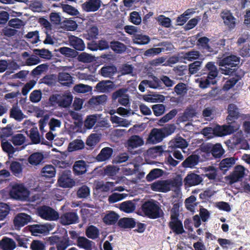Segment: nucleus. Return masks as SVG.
I'll list each match as a JSON object with an SVG mask.
<instances>
[{
    "label": "nucleus",
    "mask_w": 250,
    "mask_h": 250,
    "mask_svg": "<svg viewBox=\"0 0 250 250\" xmlns=\"http://www.w3.org/2000/svg\"><path fill=\"white\" fill-rule=\"evenodd\" d=\"M240 62V58L236 55H230L224 57L219 62V65L228 66L230 67H236Z\"/></svg>",
    "instance_id": "nucleus-12"
},
{
    "label": "nucleus",
    "mask_w": 250,
    "mask_h": 250,
    "mask_svg": "<svg viewBox=\"0 0 250 250\" xmlns=\"http://www.w3.org/2000/svg\"><path fill=\"white\" fill-rule=\"evenodd\" d=\"M70 45L77 50L83 51L85 48L83 41L80 38L74 36L69 37Z\"/></svg>",
    "instance_id": "nucleus-27"
},
{
    "label": "nucleus",
    "mask_w": 250,
    "mask_h": 250,
    "mask_svg": "<svg viewBox=\"0 0 250 250\" xmlns=\"http://www.w3.org/2000/svg\"><path fill=\"white\" fill-rule=\"evenodd\" d=\"M75 92L79 93H85L92 90V87L83 84H76L74 87Z\"/></svg>",
    "instance_id": "nucleus-61"
},
{
    "label": "nucleus",
    "mask_w": 250,
    "mask_h": 250,
    "mask_svg": "<svg viewBox=\"0 0 250 250\" xmlns=\"http://www.w3.org/2000/svg\"><path fill=\"white\" fill-rule=\"evenodd\" d=\"M61 26L67 31H74L77 28V24L73 20H65L62 22Z\"/></svg>",
    "instance_id": "nucleus-45"
},
{
    "label": "nucleus",
    "mask_w": 250,
    "mask_h": 250,
    "mask_svg": "<svg viewBox=\"0 0 250 250\" xmlns=\"http://www.w3.org/2000/svg\"><path fill=\"white\" fill-rule=\"evenodd\" d=\"M196 198L194 195H191L185 200V204L186 208L191 211L194 212L195 207L197 205V204L195 203Z\"/></svg>",
    "instance_id": "nucleus-44"
},
{
    "label": "nucleus",
    "mask_w": 250,
    "mask_h": 250,
    "mask_svg": "<svg viewBox=\"0 0 250 250\" xmlns=\"http://www.w3.org/2000/svg\"><path fill=\"white\" fill-rule=\"evenodd\" d=\"M151 188L153 191L162 192H167L170 190L168 180L155 182L151 184Z\"/></svg>",
    "instance_id": "nucleus-16"
},
{
    "label": "nucleus",
    "mask_w": 250,
    "mask_h": 250,
    "mask_svg": "<svg viewBox=\"0 0 250 250\" xmlns=\"http://www.w3.org/2000/svg\"><path fill=\"white\" fill-rule=\"evenodd\" d=\"M120 208L126 213H131L135 210V205L132 201H127L122 203Z\"/></svg>",
    "instance_id": "nucleus-41"
},
{
    "label": "nucleus",
    "mask_w": 250,
    "mask_h": 250,
    "mask_svg": "<svg viewBox=\"0 0 250 250\" xmlns=\"http://www.w3.org/2000/svg\"><path fill=\"white\" fill-rule=\"evenodd\" d=\"M59 51L61 54L67 57H75L77 55V51L67 47H62L59 48Z\"/></svg>",
    "instance_id": "nucleus-59"
},
{
    "label": "nucleus",
    "mask_w": 250,
    "mask_h": 250,
    "mask_svg": "<svg viewBox=\"0 0 250 250\" xmlns=\"http://www.w3.org/2000/svg\"><path fill=\"white\" fill-rule=\"evenodd\" d=\"M168 183L170 189L174 188L175 190H179L183 184L182 178L181 176L178 175L172 180H168Z\"/></svg>",
    "instance_id": "nucleus-49"
},
{
    "label": "nucleus",
    "mask_w": 250,
    "mask_h": 250,
    "mask_svg": "<svg viewBox=\"0 0 250 250\" xmlns=\"http://www.w3.org/2000/svg\"><path fill=\"white\" fill-rule=\"evenodd\" d=\"M116 72L117 68L114 65L104 66L100 70L101 75L108 78H112Z\"/></svg>",
    "instance_id": "nucleus-31"
},
{
    "label": "nucleus",
    "mask_w": 250,
    "mask_h": 250,
    "mask_svg": "<svg viewBox=\"0 0 250 250\" xmlns=\"http://www.w3.org/2000/svg\"><path fill=\"white\" fill-rule=\"evenodd\" d=\"M79 217L77 213L67 212L61 215L60 222L63 225H68L78 222Z\"/></svg>",
    "instance_id": "nucleus-11"
},
{
    "label": "nucleus",
    "mask_w": 250,
    "mask_h": 250,
    "mask_svg": "<svg viewBox=\"0 0 250 250\" xmlns=\"http://www.w3.org/2000/svg\"><path fill=\"white\" fill-rule=\"evenodd\" d=\"M38 213L42 218L46 220L55 221L59 218V214L54 209L47 206L38 208Z\"/></svg>",
    "instance_id": "nucleus-6"
},
{
    "label": "nucleus",
    "mask_w": 250,
    "mask_h": 250,
    "mask_svg": "<svg viewBox=\"0 0 250 250\" xmlns=\"http://www.w3.org/2000/svg\"><path fill=\"white\" fill-rule=\"evenodd\" d=\"M113 83L110 80L102 81L95 86V90L102 93L108 92L113 88Z\"/></svg>",
    "instance_id": "nucleus-22"
},
{
    "label": "nucleus",
    "mask_w": 250,
    "mask_h": 250,
    "mask_svg": "<svg viewBox=\"0 0 250 250\" xmlns=\"http://www.w3.org/2000/svg\"><path fill=\"white\" fill-rule=\"evenodd\" d=\"M63 11L72 16H77L79 11L75 7L69 4H61Z\"/></svg>",
    "instance_id": "nucleus-62"
},
{
    "label": "nucleus",
    "mask_w": 250,
    "mask_h": 250,
    "mask_svg": "<svg viewBox=\"0 0 250 250\" xmlns=\"http://www.w3.org/2000/svg\"><path fill=\"white\" fill-rule=\"evenodd\" d=\"M111 49L117 53H122L125 52L126 49V46L118 41H112L110 43Z\"/></svg>",
    "instance_id": "nucleus-35"
},
{
    "label": "nucleus",
    "mask_w": 250,
    "mask_h": 250,
    "mask_svg": "<svg viewBox=\"0 0 250 250\" xmlns=\"http://www.w3.org/2000/svg\"><path fill=\"white\" fill-rule=\"evenodd\" d=\"M31 219L30 215L25 213H19L15 217L14 224L15 227L21 228L30 222Z\"/></svg>",
    "instance_id": "nucleus-13"
},
{
    "label": "nucleus",
    "mask_w": 250,
    "mask_h": 250,
    "mask_svg": "<svg viewBox=\"0 0 250 250\" xmlns=\"http://www.w3.org/2000/svg\"><path fill=\"white\" fill-rule=\"evenodd\" d=\"M42 173L44 177L52 178L55 175L56 169L52 165H46L42 169Z\"/></svg>",
    "instance_id": "nucleus-43"
},
{
    "label": "nucleus",
    "mask_w": 250,
    "mask_h": 250,
    "mask_svg": "<svg viewBox=\"0 0 250 250\" xmlns=\"http://www.w3.org/2000/svg\"><path fill=\"white\" fill-rule=\"evenodd\" d=\"M234 131L233 126L229 125H218L213 129L214 134L219 137L230 135L233 133Z\"/></svg>",
    "instance_id": "nucleus-14"
},
{
    "label": "nucleus",
    "mask_w": 250,
    "mask_h": 250,
    "mask_svg": "<svg viewBox=\"0 0 250 250\" xmlns=\"http://www.w3.org/2000/svg\"><path fill=\"white\" fill-rule=\"evenodd\" d=\"M163 170L159 168H155L151 170L146 175V179L148 182H151L159 177L162 175Z\"/></svg>",
    "instance_id": "nucleus-52"
},
{
    "label": "nucleus",
    "mask_w": 250,
    "mask_h": 250,
    "mask_svg": "<svg viewBox=\"0 0 250 250\" xmlns=\"http://www.w3.org/2000/svg\"><path fill=\"white\" fill-rule=\"evenodd\" d=\"M199 157L197 155H191L187 158L182 163L184 167L192 168L198 164Z\"/></svg>",
    "instance_id": "nucleus-30"
},
{
    "label": "nucleus",
    "mask_w": 250,
    "mask_h": 250,
    "mask_svg": "<svg viewBox=\"0 0 250 250\" xmlns=\"http://www.w3.org/2000/svg\"><path fill=\"white\" fill-rule=\"evenodd\" d=\"M1 146L3 151L7 153L9 156L14 154L17 149L7 141L2 140L1 142Z\"/></svg>",
    "instance_id": "nucleus-46"
},
{
    "label": "nucleus",
    "mask_w": 250,
    "mask_h": 250,
    "mask_svg": "<svg viewBox=\"0 0 250 250\" xmlns=\"http://www.w3.org/2000/svg\"><path fill=\"white\" fill-rule=\"evenodd\" d=\"M236 159L234 157L226 158L223 159L219 163V168L224 174L235 164Z\"/></svg>",
    "instance_id": "nucleus-17"
},
{
    "label": "nucleus",
    "mask_w": 250,
    "mask_h": 250,
    "mask_svg": "<svg viewBox=\"0 0 250 250\" xmlns=\"http://www.w3.org/2000/svg\"><path fill=\"white\" fill-rule=\"evenodd\" d=\"M203 149L204 151L211 152L212 157L215 158H221L225 153L224 149L219 143H207L205 144V146Z\"/></svg>",
    "instance_id": "nucleus-8"
},
{
    "label": "nucleus",
    "mask_w": 250,
    "mask_h": 250,
    "mask_svg": "<svg viewBox=\"0 0 250 250\" xmlns=\"http://www.w3.org/2000/svg\"><path fill=\"white\" fill-rule=\"evenodd\" d=\"M227 110L228 115L227 120L228 121H230L231 123H232L240 117L239 109L236 105L234 104H229Z\"/></svg>",
    "instance_id": "nucleus-15"
},
{
    "label": "nucleus",
    "mask_w": 250,
    "mask_h": 250,
    "mask_svg": "<svg viewBox=\"0 0 250 250\" xmlns=\"http://www.w3.org/2000/svg\"><path fill=\"white\" fill-rule=\"evenodd\" d=\"M118 225L124 229H131L135 227L136 222L133 218L125 217L118 221Z\"/></svg>",
    "instance_id": "nucleus-29"
},
{
    "label": "nucleus",
    "mask_w": 250,
    "mask_h": 250,
    "mask_svg": "<svg viewBox=\"0 0 250 250\" xmlns=\"http://www.w3.org/2000/svg\"><path fill=\"white\" fill-rule=\"evenodd\" d=\"M25 139L23 134L18 133L12 137L11 141L15 146H21L24 143Z\"/></svg>",
    "instance_id": "nucleus-58"
},
{
    "label": "nucleus",
    "mask_w": 250,
    "mask_h": 250,
    "mask_svg": "<svg viewBox=\"0 0 250 250\" xmlns=\"http://www.w3.org/2000/svg\"><path fill=\"white\" fill-rule=\"evenodd\" d=\"M171 145L174 148H185L188 146V144L186 140L180 137L176 138Z\"/></svg>",
    "instance_id": "nucleus-63"
},
{
    "label": "nucleus",
    "mask_w": 250,
    "mask_h": 250,
    "mask_svg": "<svg viewBox=\"0 0 250 250\" xmlns=\"http://www.w3.org/2000/svg\"><path fill=\"white\" fill-rule=\"evenodd\" d=\"M101 0H88L83 4V9L86 12H95L101 6Z\"/></svg>",
    "instance_id": "nucleus-19"
},
{
    "label": "nucleus",
    "mask_w": 250,
    "mask_h": 250,
    "mask_svg": "<svg viewBox=\"0 0 250 250\" xmlns=\"http://www.w3.org/2000/svg\"><path fill=\"white\" fill-rule=\"evenodd\" d=\"M119 218L118 214L113 211L106 214L103 218L104 222L108 225H114L117 223Z\"/></svg>",
    "instance_id": "nucleus-34"
},
{
    "label": "nucleus",
    "mask_w": 250,
    "mask_h": 250,
    "mask_svg": "<svg viewBox=\"0 0 250 250\" xmlns=\"http://www.w3.org/2000/svg\"><path fill=\"white\" fill-rule=\"evenodd\" d=\"M128 146L135 148L143 146L144 144L143 139L138 135H132L127 140Z\"/></svg>",
    "instance_id": "nucleus-25"
},
{
    "label": "nucleus",
    "mask_w": 250,
    "mask_h": 250,
    "mask_svg": "<svg viewBox=\"0 0 250 250\" xmlns=\"http://www.w3.org/2000/svg\"><path fill=\"white\" fill-rule=\"evenodd\" d=\"M100 138L99 135L96 133H93L90 135L86 141V144L93 148L100 141Z\"/></svg>",
    "instance_id": "nucleus-54"
},
{
    "label": "nucleus",
    "mask_w": 250,
    "mask_h": 250,
    "mask_svg": "<svg viewBox=\"0 0 250 250\" xmlns=\"http://www.w3.org/2000/svg\"><path fill=\"white\" fill-rule=\"evenodd\" d=\"M176 129L173 124H169L162 128H153L147 138L149 143L155 144L161 142L164 138L173 133Z\"/></svg>",
    "instance_id": "nucleus-3"
},
{
    "label": "nucleus",
    "mask_w": 250,
    "mask_h": 250,
    "mask_svg": "<svg viewBox=\"0 0 250 250\" xmlns=\"http://www.w3.org/2000/svg\"><path fill=\"white\" fill-rule=\"evenodd\" d=\"M70 170H64L62 172L58 183L61 187L63 188H72L75 185V181L71 178Z\"/></svg>",
    "instance_id": "nucleus-9"
},
{
    "label": "nucleus",
    "mask_w": 250,
    "mask_h": 250,
    "mask_svg": "<svg viewBox=\"0 0 250 250\" xmlns=\"http://www.w3.org/2000/svg\"><path fill=\"white\" fill-rule=\"evenodd\" d=\"M45 244L50 246L49 250H66L68 247L73 245V242L70 240L65 231L62 236L53 235L46 237L45 242L34 240L30 248L31 250H45Z\"/></svg>",
    "instance_id": "nucleus-1"
},
{
    "label": "nucleus",
    "mask_w": 250,
    "mask_h": 250,
    "mask_svg": "<svg viewBox=\"0 0 250 250\" xmlns=\"http://www.w3.org/2000/svg\"><path fill=\"white\" fill-rule=\"evenodd\" d=\"M43 155L41 152H35L28 158V162L32 165L37 166L40 164L43 159Z\"/></svg>",
    "instance_id": "nucleus-36"
},
{
    "label": "nucleus",
    "mask_w": 250,
    "mask_h": 250,
    "mask_svg": "<svg viewBox=\"0 0 250 250\" xmlns=\"http://www.w3.org/2000/svg\"><path fill=\"white\" fill-rule=\"evenodd\" d=\"M10 197L20 201H25L29 196V192L27 188L22 184L13 185L9 192Z\"/></svg>",
    "instance_id": "nucleus-5"
},
{
    "label": "nucleus",
    "mask_w": 250,
    "mask_h": 250,
    "mask_svg": "<svg viewBox=\"0 0 250 250\" xmlns=\"http://www.w3.org/2000/svg\"><path fill=\"white\" fill-rule=\"evenodd\" d=\"M204 171L205 173L204 176L207 177L209 180H215L216 178L217 173L216 168L212 166H209L204 167Z\"/></svg>",
    "instance_id": "nucleus-38"
},
{
    "label": "nucleus",
    "mask_w": 250,
    "mask_h": 250,
    "mask_svg": "<svg viewBox=\"0 0 250 250\" xmlns=\"http://www.w3.org/2000/svg\"><path fill=\"white\" fill-rule=\"evenodd\" d=\"M85 234L88 238L95 239L99 236V230L96 227L91 225L86 229Z\"/></svg>",
    "instance_id": "nucleus-40"
},
{
    "label": "nucleus",
    "mask_w": 250,
    "mask_h": 250,
    "mask_svg": "<svg viewBox=\"0 0 250 250\" xmlns=\"http://www.w3.org/2000/svg\"><path fill=\"white\" fill-rule=\"evenodd\" d=\"M10 210V206L4 203H0V221L4 220Z\"/></svg>",
    "instance_id": "nucleus-57"
},
{
    "label": "nucleus",
    "mask_w": 250,
    "mask_h": 250,
    "mask_svg": "<svg viewBox=\"0 0 250 250\" xmlns=\"http://www.w3.org/2000/svg\"><path fill=\"white\" fill-rule=\"evenodd\" d=\"M73 169L75 175H82L86 172V164L83 160L76 161L74 164Z\"/></svg>",
    "instance_id": "nucleus-26"
},
{
    "label": "nucleus",
    "mask_w": 250,
    "mask_h": 250,
    "mask_svg": "<svg viewBox=\"0 0 250 250\" xmlns=\"http://www.w3.org/2000/svg\"><path fill=\"white\" fill-rule=\"evenodd\" d=\"M113 149L111 147H105L102 149L96 158L99 162H104L109 159L112 155Z\"/></svg>",
    "instance_id": "nucleus-24"
},
{
    "label": "nucleus",
    "mask_w": 250,
    "mask_h": 250,
    "mask_svg": "<svg viewBox=\"0 0 250 250\" xmlns=\"http://www.w3.org/2000/svg\"><path fill=\"white\" fill-rule=\"evenodd\" d=\"M92 241L87 239L84 237H78L77 239V245L80 248H83L86 250H92Z\"/></svg>",
    "instance_id": "nucleus-32"
},
{
    "label": "nucleus",
    "mask_w": 250,
    "mask_h": 250,
    "mask_svg": "<svg viewBox=\"0 0 250 250\" xmlns=\"http://www.w3.org/2000/svg\"><path fill=\"white\" fill-rule=\"evenodd\" d=\"M89 194L90 189L85 185L81 187L77 192V197L79 198H86Z\"/></svg>",
    "instance_id": "nucleus-60"
},
{
    "label": "nucleus",
    "mask_w": 250,
    "mask_h": 250,
    "mask_svg": "<svg viewBox=\"0 0 250 250\" xmlns=\"http://www.w3.org/2000/svg\"><path fill=\"white\" fill-rule=\"evenodd\" d=\"M10 117L21 121L24 118V114L18 106L13 105L10 110Z\"/></svg>",
    "instance_id": "nucleus-33"
},
{
    "label": "nucleus",
    "mask_w": 250,
    "mask_h": 250,
    "mask_svg": "<svg viewBox=\"0 0 250 250\" xmlns=\"http://www.w3.org/2000/svg\"><path fill=\"white\" fill-rule=\"evenodd\" d=\"M84 147V142L80 139H76L70 143L68 147L69 151L82 149Z\"/></svg>",
    "instance_id": "nucleus-39"
},
{
    "label": "nucleus",
    "mask_w": 250,
    "mask_h": 250,
    "mask_svg": "<svg viewBox=\"0 0 250 250\" xmlns=\"http://www.w3.org/2000/svg\"><path fill=\"white\" fill-rule=\"evenodd\" d=\"M151 108L154 114L156 116H160L163 115L165 111V106L163 104H157L153 105Z\"/></svg>",
    "instance_id": "nucleus-64"
},
{
    "label": "nucleus",
    "mask_w": 250,
    "mask_h": 250,
    "mask_svg": "<svg viewBox=\"0 0 250 250\" xmlns=\"http://www.w3.org/2000/svg\"><path fill=\"white\" fill-rule=\"evenodd\" d=\"M59 82L63 86H70L73 83V78L68 73L60 72L58 75Z\"/></svg>",
    "instance_id": "nucleus-28"
},
{
    "label": "nucleus",
    "mask_w": 250,
    "mask_h": 250,
    "mask_svg": "<svg viewBox=\"0 0 250 250\" xmlns=\"http://www.w3.org/2000/svg\"><path fill=\"white\" fill-rule=\"evenodd\" d=\"M73 97L70 94L60 96L59 105L62 107H68L72 103Z\"/></svg>",
    "instance_id": "nucleus-37"
},
{
    "label": "nucleus",
    "mask_w": 250,
    "mask_h": 250,
    "mask_svg": "<svg viewBox=\"0 0 250 250\" xmlns=\"http://www.w3.org/2000/svg\"><path fill=\"white\" fill-rule=\"evenodd\" d=\"M133 42L137 44H146L150 42V38L147 35L137 34L134 36Z\"/></svg>",
    "instance_id": "nucleus-50"
},
{
    "label": "nucleus",
    "mask_w": 250,
    "mask_h": 250,
    "mask_svg": "<svg viewBox=\"0 0 250 250\" xmlns=\"http://www.w3.org/2000/svg\"><path fill=\"white\" fill-rule=\"evenodd\" d=\"M141 209L144 215L147 217L155 219L161 217L160 207L153 200H148L145 202L141 206Z\"/></svg>",
    "instance_id": "nucleus-4"
},
{
    "label": "nucleus",
    "mask_w": 250,
    "mask_h": 250,
    "mask_svg": "<svg viewBox=\"0 0 250 250\" xmlns=\"http://www.w3.org/2000/svg\"><path fill=\"white\" fill-rule=\"evenodd\" d=\"M33 53L36 55L39 56L41 58L46 60L50 59L52 56L51 52L49 50L45 48L42 49H34L33 50Z\"/></svg>",
    "instance_id": "nucleus-47"
},
{
    "label": "nucleus",
    "mask_w": 250,
    "mask_h": 250,
    "mask_svg": "<svg viewBox=\"0 0 250 250\" xmlns=\"http://www.w3.org/2000/svg\"><path fill=\"white\" fill-rule=\"evenodd\" d=\"M107 99V97L105 95H102L97 96L96 97H92L89 100V103L90 104L94 105H104Z\"/></svg>",
    "instance_id": "nucleus-48"
},
{
    "label": "nucleus",
    "mask_w": 250,
    "mask_h": 250,
    "mask_svg": "<svg viewBox=\"0 0 250 250\" xmlns=\"http://www.w3.org/2000/svg\"><path fill=\"white\" fill-rule=\"evenodd\" d=\"M245 175V167L241 165L235 167L234 171L225 177V179L230 185L240 181Z\"/></svg>",
    "instance_id": "nucleus-7"
},
{
    "label": "nucleus",
    "mask_w": 250,
    "mask_h": 250,
    "mask_svg": "<svg viewBox=\"0 0 250 250\" xmlns=\"http://www.w3.org/2000/svg\"><path fill=\"white\" fill-rule=\"evenodd\" d=\"M10 169L14 175L18 176L21 173L22 168L19 162L13 161L10 164Z\"/></svg>",
    "instance_id": "nucleus-55"
},
{
    "label": "nucleus",
    "mask_w": 250,
    "mask_h": 250,
    "mask_svg": "<svg viewBox=\"0 0 250 250\" xmlns=\"http://www.w3.org/2000/svg\"><path fill=\"white\" fill-rule=\"evenodd\" d=\"M168 226L176 234H182L185 232L183 223L178 218L177 219H171V221L168 223Z\"/></svg>",
    "instance_id": "nucleus-18"
},
{
    "label": "nucleus",
    "mask_w": 250,
    "mask_h": 250,
    "mask_svg": "<svg viewBox=\"0 0 250 250\" xmlns=\"http://www.w3.org/2000/svg\"><path fill=\"white\" fill-rule=\"evenodd\" d=\"M16 247V244L12 238L4 237L0 241V248L2 250H14Z\"/></svg>",
    "instance_id": "nucleus-23"
},
{
    "label": "nucleus",
    "mask_w": 250,
    "mask_h": 250,
    "mask_svg": "<svg viewBox=\"0 0 250 250\" xmlns=\"http://www.w3.org/2000/svg\"><path fill=\"white\" fill-rule=\"evenodd\" d=\"M177 113L178 111L176 109H172L159 120L158 124L162 125V124L168 122L172 119L177 115Z\"/></svg>",
    "instance_id": "nucleus-51"
},
{
    "label": "nucleus",
    "mask_w": 250,
    "mask_h": 250,
    "mask_svg": "<svg viewBox=\"0 0 250 250\" xmlns=\"http://www.w3.org/2000/svg\"><path fill=\"white\" fill-rule=\"evenodd\" d=\"M201 75H206L204 78H202L199 83L200 88L205 89L209 87L211 84L216 83V78L218 76L219 72L215 62H208L201 70Z\"/></svg>",
    "instance_id": "nucleus-2"
},
{
    "label": "nucleus",
    "mask_w": 250,
    "mask_h": 250,
    "mask_svg": "<svg viewBox=\"0 0 250 250\" xmlns=\"http://www.w3.org/2000/svg\"><path fill=\"white\" fill-rule=\"evenodd\" d=\"M99 34V30L97 26H92L84 34V36L88 40H93L97 38Z\"/></svg>",
    "instance_id": "nucleus-42"
},
{
    "label": "nucleus",
    "mask_w": 250,
    "mask_h": 250,
    "mask_svg": "<svg viewBox=\"0 0 250 250\" xmlns=\"http://www.w3.org/2000/svg\"><path fill=\"white\" fill-rule=\"evenodd\" d=\"M29 137L33 144H38L41 142L40 133L37 129L31 128L30 131Z\"/></svg>",
    "instance_id": "nucleus-56"
},
{
    "label": "nucleus",
    "mask_w": 250,
    "mask_h": 250,
    "mask_svg": "<svg viewBox=\"0 0 250 250\" xmlns=\"http://www.w3.org/2000/svg\"><path fill=\"white\" fill-rule=\"evenodd\" d=\"M203 181L202 177L194 172H189L184 179L185 186L190 187L199 185Z\"/></svg>",
    "instance_id": "nucleus-10"
},
{
    "label": "nucleus",
    "mask_w": 250,
    "mask_h": 250,
    "mask_svg": "<svg viewBox=\"0 0 250 250\" xmlns=\"http://www.w3.org/2000/svg\"><path fill=\"white\" fill-rule=\"evenodd\" d=\"M28 227L29 231L34 236H38L39 234L45 233L49 231L48 227L44 225L35 224Z\"/></svg>",
    "instance_id": "nucleus-20"
},
{
    "label": "nucleus",
    "mask_w": 250,
    "mask_h": 250,
    "mask_svg": "<svg viewBox=\"0 0 250 250\" xmlns=\"http://www.w3.org/2000/svg\"><path fill=\"white\" fill-rule=\"evenodd\" d=\"M196 112L195 110L192 108H187L183 115L181 117L182 122H186L189 121L190 119L195 116Z\"/></svg>",
    "instance_id": "nucleus-53"
},
{
    "label": "nucleus",
    "mask_w": 250,
    "mask_h": 250,
    "mask_svg": "<svg viewBox=\"0 0 250 250\" xmlns=\"http://www.w3.org/2000/svg\"><path fill=\"white\" fill-rule=\"evenodd\" d=\"M222 18L224 24L229 29H233L236 26V19L229 11L222 13Z\"/></svg>",
    "instance_id": "nucleus-21"
}]
</instances>
